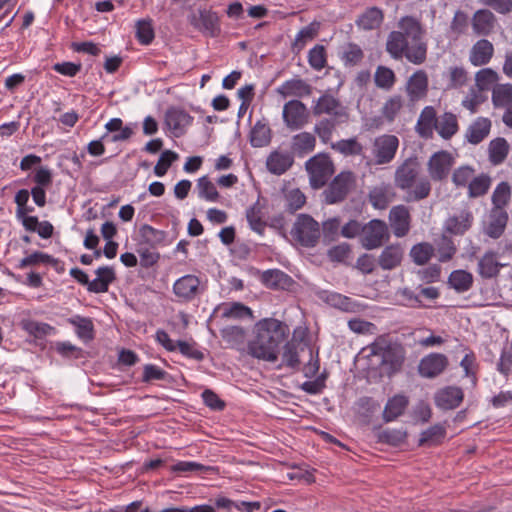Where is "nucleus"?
<instances>
[{
    "mask_svg": "<svg viewBox=\"0 0 512 512\" xmlns=\"http://www.w3.org/2000/svg\"><path fill=\"white\" fill-rule=\"evenodd\" d=\"M255 337L248 344L251 356L269 362L278 359L280 345L287 339L290 329L275 318H264L254 326Z\"/></svg>",
    "mask_w": 512,
    "mask_h": 512,
    "instance_id": "nucleus-1",
    "label": "nucleus"
},
{
    "mask_svg": "<svg viewBox=\"0 0 512 512\" xmlns=\"http://www.w3.org/2000/svg\"><path fill=\"white\" fill-rule=\"evenodd\" d=\"M290 234L294 241L305 248H314L321 238L320 224L309 214L296 217Z\"/></svg>",
    "mask_w": 512,
    "mask_h": 512,
    "instance_id": "nucleus-2",
    "label": "nucleus"
},
{
    "mask_svg": "<svg viewBox=\"0 0 512 512\" xmlns=\"http://www.w3.org/2000/svg\"><path fill=\"white\" fill-rule=\"evenodd\" d=\"M310 185L314 189L322 188L334 173V165L326 154H318L305 163Z\"/></svg>",
    "mask_w": 512,
    "mask_h": 512,
    "instance_id": "nucleus-3",
    "label": "nucleus"
},
{
    "mask_svg": "<svg viewBox=\"0 0 512 512\" xmlns=\"http://www.w3.org/2000/svg\"><path fill=\"white\" fill-rule=\"evenodd\" d=\"M356 184V177L351 171H342L331 181L323 195L327 204H337L346 199Z\"/></svg>",
    "mask_w": 512,
    "mask_h": 512,
    "instance_id": "nucleus-4",
    "label": "nucleus"
},
{
    "mask_svg": "<svg viewBox=\"0 0 512 512\" xmlns=\"http://www.w3.org/2000/svg\"><path fill=\"white\" fill-rule=\"evenodd\" d=\"M389 240V232L386 223L379 219H373L364 224L361 234V244L367 250L379 248Z\"/></svg>",
    "mask_w": 512,
    "mask_h": 512,
    "instance_id": "nucleus-5",
    "label": "nucleus"
},
{
    "mask_svg": "<svg viewBox=\"0 0 512 512\" xmlns=\"http://www.w3.org/2000/svg\"><path fill=\"white\" fill-rule=\"evenodd\" d=\"M188 22L196 30L210 37H216L220 34L219 17L216 12L210 9H199L188 15Z\"/></svg>",
    "mask_w": 512,
    "mask_h": 512,
    "instance_id": "nucleus-6",
    "label": "nucleus"
},
{
    "mask_svg": "<svg viewBox=\"0 0 512 512\" xmlns=\"http://www.w3.org/2000/svg\"><path fill=\"white\" fill-rule=\"evenodd\" d=\"M399 147V139L395 135L385 134L377 137L373 144V154L377 165L390 163Z\"/></svg>",
    "mask_w": 512,
    "mask_h": 512,
    "instance_id": "nucleus-7",
    "label": "nucleus"
},
{
    "mask_svg": "<svg viewBox=\"0 0 512 512\" xmlns=\"http://www.w3.org/2000/svg\"><path fill=\"white\" fill-rule=\"evenodd\" d=\"M313 114L320 116L327 114L329 117H336V119L349 120V113L347 108L340 102L339 99L335 98L332 94L324 93L316 101L313 106Z\"/></svg>",
    "mask_w": 512,
    "mask_h": 512,
    "instance_id": "nucleus-8",
    "label": "nucleus"
},
{
    "mask_svg": "<svg viewBox=\"0 0 512 512\" xmlns=\"http://www.w3.org/2000/svg\"><path fill=\"white\" fill-rule=\"evenodd\" d=\"M309 119V112L300 100H290L283 107V120L291 130L302 128Z\"/></svg>",
    "mask_w": 512,
    "mask_h": 512,
    "instance_id": "nucleus-9",
    "label": "nucleus"
},
{
    "mask_svg": "<svg viewBox=\"0 0 512 512\" xmlns=\"http://www.w3.org/2000/svg\"><path fill=\"white\" fill-rule=\"evenodd\" d=\"M454 158L448 151L442 150L434 153L428 161V172L434 181H442L447 178Z\"/></svg>",
    "mask_w": 512,
    "mask_h": 512,
    "instance_id": "nucleus-10",
    "label": "nucleus"
},
{
    "mask_svg": "<svg viewBox=\"0 0 512 512\" xmlns=\"http://www.w3.org/2000/svg\"><path fill=\"white\" fill-rule=\"evenodd\" d=\"M419 165L415 159L405 160L395 171V186L401 190H409L416 183Z\"/></svg>",
    "mask_w": 512,
    "mask_h": 512,
    "instance_id": "nucleus-11",
    "label": "nucleus"
},
{
    "mask_svg": "<svg viewBox=\"0 0 512 512\" xmlns=\"http://www.w3.org/2000/svg\"><path fill=\"white\" fill-rule=\"evenodd\" d=\"M192 121L193 117L185 110L178 107H171L167 109L165 113V124L177 138L185 134L186 128Z\"/></svg>",
    "mask_w": 512,
    "mask_h": 512,
    "instance_id": "nucleus-12",
    "label": "nucleus"
},
{
    "mask_svg": "<svg viewBox=\"0 0 512 512\" xmlns=\"http://www.w3.org/2000/svg\"><path fill=\"white\" fill-rule=\"evenodd\" d=\"M448 366V358L441 353H431L421 359L419 373L425 378H435Z\"/></svg>",
    "mask_w": 512,
    "mask_h": 512,
    "instance_id": "nucleus-13",
    "label": "nucleus"
},
{
    "mask_svg": "<svg viewBox=\"0 0 512 512\" xmlns=\"http://www.w3.org/2000/svg\"><path fill=\"white\" fill-rule=\"evenodd\" d=\"M411 216L409 209L404 205L394 206L389 212V222L396 237H404L410 230Z\"/></svg>",
    "mask_w": 512,
    "mask_h": 512,
    "instance_id": "nucleus-14",
    "label": "nucleus"
},
{
    "mask_svg": "<svg viewBox=\"0 0 512 512\" xmlns=\"http://www.w3.org/2000/svg\"><path fill=\"white\" fill-rule=\"evenodd\" d=\"M464 393L460 387L447 386L435 393L434 400L438 408L452 410L457 408L463 401Z\"/></svg>",
    "mask_w": 512,
    "mask_h": 512,
    "instance_id": "nucleus-15",
    "label": "nucleus"
},
{
    "mask_svg": "<svg viewBox=\"0 0 512 512\" xmlns=\"http://www.w3.org/2000/svg\"><path fill=\"white\" fill-rule=\"evenodd\" d=\"M505 264L498 261V254L493 250L486 251L478 260L477 273L482 279H495Z\"/></svg>",
    "mask_w": 512,
    "mask_h": 512,
    "instance_id": "nucleus-16",
    "label": "nucleus"
},
{
    "mask_svg": "<svg viewBox=\"0 0 512 512\" xmlns=\"http://www.w3.org/2000/svg\"><path fill=\"white\" fill-rule=\"evenodd\" d=\"M310 348L308 343L293 336L283 347L282 363L290 368H298L300 365V353L308 352Z\"/></svg>",
    "mask_w": 512,
    "mask_h": 512,
    "instance_id": "nucleus-17",
    "label": "nucleus"
},
{
    "mask_svg": "<svg viewBox=\"0 0 512 512\" xmlns=\"http://www.w3.org/2000/svg\"><path fill=\"white\" fill-rule=\"evenodd\" d=\"M294 163L292 153L288 151H272L266 160L267 170L274 175H282L288 171Z\"/></svg>",
    "mask_w": 512,
    "mask_h": 512,
    "instance_id": "nucleus-18",
    "label": "nucleus"
},
{
    "mask_svg": "<svg viewBox=\"0 0 512 512\" xmlns=\"http://www.w3.org/2000/svg\"><path fill=\"white\" fill-rule=\"evenodd\" d=\"M394 197V188L389 183H381L374 186L368 194L370 204L376 209H386Z\"/></svg>",
    "mask_w": 512,
    "mask_h": 512,
    "instance_id": "nucleus-19",
    "label": "nucleus"
},
{
    "mask_svg": "<svg viewBox=\"0 0 512 512\" xmlns=\"http://www.w3.org/2000/svg\"><path fill=\"white\" fill-rule=\"evenodd\" d=\"M471 24L476 35L488 36L495 28L496 17L488 9H479L473 14Z\"/></svg>",
    "mask_w": 512,
    "mask_h": 512,
    "instance_id": "nucleus-20",
    "label": "nucleus"
},
{
    "mask_svg": "<svg viewBox=\"0 0 512 512\" xmlns=\"http://www.w3.org/2000/svg\"><path fill=\"white\" fill-rule=\"evenodd\" d=\"M200 280L195 275H185L173 285L175 295L185 301H190L198 294Z\"/></svg>",
    "mask_w": 512,
    "mask_h": 512,
    "instance_id": "nucleus-21",
    "label": "nucleus"
},
{
    "mask_svg": "<svg viewBox=\"0 0 512 512\" xmlns=\"http://www.w3.org/2000/svg\"><path fill=\"white\" fill-rule=\"evenodd\" d=\"M277 93L283 97H307L312 93V86L305 80L300 78H294L285 81L281 86L277 88Z\"/></svg>",
    "mask_w": 512,
    "mask_h": 512,
    "instance_id": "nucleus-22",
    "label": "nucleus"
},
{
    "mask_svg": "<svg viewBox=\"0 0 512 512\" xmlns=\"http://www.w3.org/2000/svg\"><path fill=\"white\" fill-rule=\"evenodd\" d=\"M473 221L472 212L464 209L458 215L450 216L445 221V230L453 235H464L471 228Z\"/></svg>",
    "mask_w": 512,
    "mask_h": 512,
    "instance_id": "nucleus-23",
    "label": "nucleus"
},
{
    "mask_svg": "<svg viewBox=\"0 0 512 512\" xmlns=\"http://www.w3.org/2000/svg\"><path fill=\"white\" fill-rule=\"evenodd\" d=\"M404 256V248L401 244L386 246L378 257V265L383 270H393L400 266Z\"/></svg>",
    "mask_w": 512,
    "mask_h": 512,
    "instance_id": "nucleus-24",
    "label": "nucleus"
},
{
    "mask_svg": "<svg viewBox=\"0 0 512 512\" xmlns=\"http://www.w3.org/2000/svg\"><path fill=\"white\" fill-rule=\"evenodd\" d=\"M493 54V44L487 39H480L472 46L469 61L474 66H484L490 62Z\"/></svg>",
    "mask_w": 512,
    "mask_h": 512,
    "instance_id": "nucleus-25",
    "label": "nucleus"
},
{
    "mask_svg": "<svg viewBox=\"0 0 512 512\" xmlns=\"http://www.w3.org/2000/svg\"><path fill=\"white\" fill-rule=\"evenodd\" d=\"M428 77L425 71L415 72L407 81L406 91L410 101L415 102L423 98L427 93Z\"/></svg>",
    "mask_w": 512,
    "mask_h": 512,
    "instance_id": "nucleus-26",
    "label": "nucleus"
},
{
    "mask_svg": "<svg viewBox=\"0 0 512 512\" xmlns=\"http://www.w3.org/2000/svg\"><path fill=\"white\" fill-rule=\"evenodd\" d=\"M261 280L266 287L274 290H289L294 284V280L279 269L264 271Z\"/></svg>",
    "mask_w": 512,
    "mask_h": 512,
    "instance_id": "nucleus-27",
    "label": "nucleus"
},
{
    "mask_svg": "<svg viewBox=\"0 0 512 512\" xmlns=\"http://www.w3.org/2000/svg\"><path fill=\"white\" fill-rule=\"evenodd\" d=\"M318 297L329 304L330 306L337 308L343 312H357L359 305L351 298L342 294L330 291H321L318 293Z\"/></svg>",
    "mask_w": 512,
    "mask_h": 512,
    "instance_id": "nucleus-28",
    "label": "nucleus"
},
{
    "mask_svg": "<svg viewBox=\"0 0 512 512\" xmlns=\"http://www.w3.org/2000/svg\"><path fill=\"white\" fill-rule=\"evenodd\" d=\"M491 121L485 117H478L472 122L467 128L465 138L473 145H477L482 142L490 133Z\"/></svg>",
    "mask_w": 512,
    "mask_h": 512,
    "instance_id": "nucleus-29",
    "label": "nucleus"
},
{
    "mask_svg": "<svg viewBox=\"0 0 512 512\" xmlns=\"http://www.w3.org/2000/svg\"><path fill=\"white\" fill-rule=\"evenodd\" d=\"M384 20V13L378 7H370L358 16L355 23L359 29L369 31L380 27Z\"/></svg>",
    "mask_w": 512,
    "mask_h": 512,
    "instance_id": "nucleus-30",
    "label": "nucleus"
},
{
    "mask_svg": "<svg viewBox=\"0 0 512 512\" xmlns=\"http://www.w3.org/2000/svg\"><path fill=\"white\" fill-rule=\"evenodd\" d=\"M97 277L92 280L89 286L91 293H105L109 289V285L115 281L116 275L114 269L110 266L99 267L95 271Z\"/></svg>",
    "mask_w": 512,
    "mask_h": 512,
    "instance_id": "nucleus-31",
    "label": "nucleus"
},
{
    "mask_svg": "<svg viewBox=\"0 0 512 512\" xmlns=\"http://www.w3.org/2000/svg\"><path fill=\"white\" fill-rule=\"evenodd\" d=\"M507 222L508 214L504 209H491L490 221L485 233L493 239H498L504 233Z\"/></svg>",
    "mask_w": 512,
    "mask_h": 512,
    "instance_id": "nucleus-32",
    "label": "nucleus"
},
{
    "mask_svg": "<svg viewBox=\"0 0 512 512\" xmlns=\"http://www.w3.org/2000/svg\"><path fill=\"white\" fill-rule=\"evenodd\" d=\"M139 236V245H147L150 248L155 249L165 243L167 233L163 230L155 229L148 224H143L139 228Z\"/></svg>",
    "mask_w": 512,
    "mask_h": 512,
    "instance_id": "nucleus-33",
    "label": "nucleus"
},
{
    "mask_svg": "<svg viewBox=\"0 0 512 512\" xmlns=\"http://www.w3.org/2000/svg\"><path fill=\"white\" fill-rule=\"evenodd\" d=\"M409 404V399L405 395H395L389 398L384 411L383 420L385 422H391L401 416Z\"/></svg>",
    "mask_w": 512,
    "mask_h": 512,
    "instance_id": "nucleus-34",
    "label": "nucleus"
},
{
    "mask_svg": "<svg viewBox=\"0 0 512 512\" xmlns=\"http://www.w3.org/2000/svg\"><path fill=\"white\" fill-rule=\"evenodd\" d=\"M436 111L432 106L425 107L417 122V132L420 136L428 138L432 136L433 128L437 125Z\"/></svg>",
    "mask_w": 512,
    "mask_h": 512,
    "instance_id": "nucleus-35",
    "label": "nucleus"
},
{
    "mask_svg": "<svg viewBox=\"0 0 512 512\" xmlns=\"http://www.w3.org/2000/svg\"><path fill=\"white\" fill-rule=\"evenodd\" d=\"M399 32L403 33L408 42L423 38L424 30L421 23L412 16H405L399 21Z\"/></svg>",
    "mask_w": 512,
    "mask_h": 512,
    "instance_id": "nucleus-36",
    "label": "nucleus"
},
{
    "mask_svg": "<svg viewBox=\"0 0 512 512\" xmlns=\"http://www.w3.org/2000/svg\"><path fill=\"white\" fill-rule=\"evenodd\" d=\"M68 322L76 328V334L80 339L85 342L94 339V324L91 318L75 315L69 318Z\"/></svg>",
    "mask_w": 512,
    "mask_h": 512,
    "instance_id": "nucleus-37",
    "label": "nucleus"
},
{
    "mask_svg": "<svg viewBox=\"0 0 512 512\" xmlns=\"http://www.w3.org/2000/svg\"><path fill=\"white\" fill-rule=\"evenodd\" d=\"M457 117L451 112L444 113L438 120L436 130L443 139H450L458 132Z\"/></svg>",
    "mask_w": 512,
    "mask_h": 512,
    "instance_id": "nucleus-38",
    "label": "nucleus"
},
{
    "mask_svg": "<svg viewBox=\"0 0 512 512\" xmlns=\"http://www.w3.org/2000/svg\"><path fill=\"white\" fill-rule=\"evenodd\" d=\"M403 56L415 65L424 63L427 58V43L422 38L408 42Z\"/></svg>",
    "mask_w": 512,
    "mask_h": 512,
    "instance_id": "nucleus-39",
    "label": "nucleus"
},
{
    "mask_svg": "<svg viewBox=\"0 0 512 512\" xmlns=\"http://www.w3.org/2000/svg\"><path fill=\"white\" fill-rule=\"evenodd\" d=\"M408 41L404 38L403 33L392 31L388 35L386 42V50L394 59H401L407 48Z\"/></svg>",
    "mask_w": 512,
    "mask_h": 512,
    "instance_id": "nucleus-40",
    "label": "nucleus"
},
{
    "mask_svg": "<svg viewBox=\"0 0 512 512\" xmlns=\"http://www.w3.org/2000/svg\"><path fill=\"white\" fill-rule=\"evenodd\" d=\"M348 120L336 119V117H328L320 120L314 127V132L324 143H328L332 137L333 131L341 124L347 123Z\"/></svg>",
    "mask_w": 512,
    "mask_h": 512,
    "instance_id": "nucleus-41",
    "label": "nucleus"
},
{
    "mask_svg": "<svg viewBox=\"0 0 512 512\" xmlns=\"http://www.w3.org/2000/svg\"><path fill=\"white\" fill-rule=\"evenodd\" d=\"M492 184V178L486 174L481 173L474 176L467 188L469 198H479L487 194Z\"/></svg>",
    "mask_w": 512,
    "mask_h": 512,
    "instance_id": "nucleus-42",
    "label": "nucleus"
},
{
    "mask_svg": "<svg viewBox=\"0 0 512 512\" xmlns=\"http://www.w3.org/2000/svg\"><path fill=\"white\" fill-rule=\"evenodd\" d=\"M263 206L260 201L257 200L251 207L246 211V218L250 228L256 233L262 235L266 228V222L263 220Z\"/></svg>",
    "mask_w": 512,
    "mask_h": 512,
    "instance_id": "nucleus-43",
    "label": "nucleus"
},
{
    "mask_svg": "<svg viewBox=\"0 0 512 512\" xmlns=\"http://www.w3.org/2000/svg\"><path fill=\"white\" fill-rule=\"evenodd\" d=\"M316 145V138L309 132H302L292 138V150L298 155H306L312 152Z\"/></svg>",
    "mask_w": 512,
    "mask_h": 512,
    "instance_id": "nucleus-44",
    "label": "nucleus"
},
{
    "mask_svg": "<svg viewBox=\"0 0 512 512\" xmlns=\"http://www.w3.org/2000/svg\"><path fill=\"white\" fill-rule=\"evenodd\" d=\"M488 151L489 161L494 165H499L508 155V142L502 137L495 138L489 143Z\"/></svg>",
    "mask_w": 512,
    "mask_h": 512,
    "instance_id": "nucleus-45",
    "label": "nucleus"
},
{
    "mask_svg": "<svg viewBox=\"0 0 512 512\" xmlns=\"http://www.w3.org/2000/svg\"><path fill=\"white\" fill-rule=\"evenodd\" d=\"M448 284L458 293L466 292L473 285V275L465 270H455L451 272Z\"/></svg>",
    "mask_w": 512,
    "mask_h": 512,
    "instance_id": "nucleus-46",
    "label": "nucleus"
},
{
    "mask_svg": "<svg viewBox=\"0 0 512 512\" xmlns=\"http://www.w3.org/2000/svg\"><path fill=\"white\" fill-rule=\"evenodd\" d=\"M271 141L270 127L258 121L250 132V143L253 147H264Z\"/></svg>",
    "mask_w": 512,
    "mask_h": 512,
    "instance_id": "nucleus-47",
    "label": "nucleus"
},
{
    "mask_svg": "<svg viewBox=\"0 0 512 512\" xmlns=\"http://www.w3.org/2000/svg\"><path fill=\"white\" fill-rule=\"evenodd\" d=\"M396 80V75L392 69L382 65L376 68L374 82L378 88L390 91L395 85Z\"/></svg>",
    "mask_w": 512,
    "mask_h": 512,
    "instance_id": "nucleus-48",
    "label": "nucleus"
},
{
    "mask_svg": "<svg viewBox=\"0 0 512 512\" xmlns=\"http://www.w3.org/2000/svg\"><path fill=\"white\" fill-rule=\"evenodd\" d=\"M321 236L323 238V242L325 244L334 242L338 239L339 235H341V219L340 217H332L325 220L322 223Z\"/></svg>",
    "mask_w": 512,
    "mask_h": 512,
    "instance_id": "nucleus-49",
    "label": "nucleus"
},
{
    "mask_svg": "<svg viewBox=\"0 0 512 512\" xmlns=\"http://www.w3.org/2000/svg\"><path fill=\"white\" fill-rule=\"evenodd\" d=\"M20 327L28 334L40 339L44 338L55 330L54 327L47 323H42L31 319H23L20 322Z\"/></svg>",
    "mask_w": 512,
    "mask_h": 512,
    "instance_id": "nucleus-50",
    "label": "nucleus"
},
{
    "mask_svg": "<svg viewBox=\"0 0 512 512\" xmlns=\"http://www.w3.org/2000/svg\"><path fill=\"white\" fill-rule=\"evenodd\" d=\"M196 189L201 199L210 202H216L219 199L217 188L208 176H202L197 180Z\"/></svg>",
    "mask_w": 512,
    "mask_h": 512,
    "instance_id": "nucleus-51",
    "label": "nucleus"
},
{
    "mask_svg": "<svg viewBox=\"0 0 512 512\" xmlns=\"http://www.w3.org/2000/svg\"><path fill=\"white\" fill-rule=\"evenodd\" d=\"M404 106V99L401 95L389 97L381 109L382 116L388 122H393Z\"/></svg>",
    "mask_w": 512,
    "mask_h": 512,
    "instance_id": "nucleus-52",
    "label": "nucleus"
},
{
    "mask_svg": "<svg viewBox=\"0 0 512 512\" xmlns=\"http://www.w3.org/2000/svg\"><path fill=\"white\" fill-rule=\"evenodd\" d=\"M492 103L495 107H506L512 105V85H496L492 91Z\"/></svg>",
    "mask_w": 512,
    "mask_h": 512,
    "instance_id": "nucleus-53",
    "label": "nucleus"
},
{
    "mask_svg": "<svg viewBox=\"0 0 512 512\" xmlns=\"http://www.w3.org/2000/svg\"><path fill=\"white\" fill-rule=\"evenodd\" d=\"M511 199V187L508 182H500L493 191L492 209H504Z\"/></svg>",
    "mask_w": 512,
    "mask_h": 512,
    "instance_id": "nucleus-54",
    "label": "nucleus"
},
{
    "mask_svg": "<svg viewBox=\"0 0 512 512\" xmlns=\"http://www.w3.org/2000/svg\"><path fill=\"white\" fill-rule=\"evenodd\" d=\"M332 148L345 156H357L363 153V145L356 138L339 140L332 144Z\"/></svg>",
    "mask_w": 512,
    "mask_h": 512,
    "instance_id": "nucleus-55",
    "label": "nucleus"
},
{
    "mask_svg": "<svg viewBox=\"0 0 512 512\" xmlns=\"http://www.w3.org/2000/svg\"><path fill=\"white\" fill-rule=\"evenodd\" d=\"M364 58V52L361 47L355 43H348L343 48L341 59L346 66H356Z\"/></svg>",
    "mask_w": 512,
    "mask_h": 512,
    "instance_id": "nucleus-56",
    "label": "nucleus"
},
{
    "mask_svg": "<svg viewBox=\"0 0 512 512\" xmlns=\"http://www.w3.org/2000/svg\"><path fill=\"white\" fill-rule=\"evenodd\" d=\"M475 169L469 165H463L454 170L452 182L457 188H468L475 176Z\"/></svg>",
    "mask_w": 512,
    "mask_h": 512,
    "instance_id": "nucleus-57",
    "label": "nucleus"
},
{
    "mask_svg": "<svg viewBox=\"0 0 512 512\" xmlns=\"http://www.w3.org/2000/svg\"><path fill=\"white\" fill-rule=\"evenodd\" d=\"M41 263L56 266L59 263V261L57 259L53 258L51 255H48V254L40 252V251H36V252L32 253L31 255L24 257L20 261L18 268L24 269L26 267L38 265Z\"/></svg>",
    "mask_w": 512,
    "mask_h": 512,
    "instance_id": "nucleus-58",
    "label": "nucleus"
},
{
    "mask_svg": "<svg viewBox=\"0 0 512 512\" xmlns=\"http://www.w3.org/2000/svg\"><path fill=\"white\" fill-rule=\"evenodd\" d=\"M433 255V247L431 244L423 242L414 245L411 248L410 256L417 265L426 264Z\"/></svg>",
    "mask_w": 512,
    "mask_h": 512,
    "instance_id": "nucleus-59",
    "label": "nucleus"
},
{
    "mask_svg": "<svg viewBox=\"0 0 512 512\" xmlns=\"http://www.w3.org/2000/svg\"><path fill=\"white\" fill-rule=\"evenodd\" d=\"M404 361L403 348L390 344L381 358V364H389L393 369H399Z\"/></svg>",
    "mask_w": 512,
    "mask_h": 512,
    "instance_id": "nucleus-60",
    "label": "nucleus"
},
{
    "mask_svg": "<svg viewBox=\"0 0 512 512\" xmlns=\"http://www.w3.org/2000/svg\"><path fill=\"white\" fill-rule=\"evenodd\" d=\"M308 63L316 71H320L326 66L327 53L323 45L317 44L309 50Z\"/></svg>",
    "mask_w": 512,
    "mask_h": 512,
    "instance_id": "nucleus-61",
    "label": "nucleus"
},
{
    "mask_svg": "<svg viewBox=\"0 0 512 512\" xmlns=\"http://www.w3.org/2000/svg\"><path fill=\"white\" fill-rule=\"evenodd\" d=\"M406 432L399 429H385L378 433V442L398 446L406 439Z\"/></svg>",
    "mask_w": 512,
    "mask_h": 512,
    "instance_id": "nucleus-62",
    "label": "nucleus"
},
{
    "mask_svg": "<svg viewBox=\"0 0 512 512\" xmlns=\"http://www.w3.org/2000/svg\"><path fill=\"white\" fill-rule=\"evenodd\" d=\"M136 37L138 41L143 45H149L154 37V29L152 21L149 20H138L136 23Z\"/></svg>",
    "mask_w": 512,
    "mask_h": 512,
    "instance_id": "nucleus-63",
    "label": "nucleus"
},
{
    "mask_svg": "<svg viewBox=\"0 0 512 512\" xmlns=\"http://www.w3.org/2000/svg\"><path fill=\"white\" fill-rule=\"evenodd\" d=\"M179 158L178 154L171 150H165L161 153L158 162L154 167V173L158 177L164 176L170 166L177 161Z\"/></svg>",
    "mask_w": 512,
    "mask_h": 512,
    "instance_id": "nucleus-64",
    "label": "nucleus"
}]
</instances>
